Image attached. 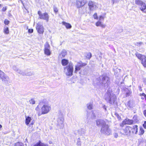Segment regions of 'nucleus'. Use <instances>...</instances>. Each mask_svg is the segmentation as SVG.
Returning <instances> with one entry per match:
<instances>
[{
  "label": "nucleus",
  "mask_w": 146,
  "mask_h": 146,
  "mask_svg": "<svg viewBox=\"0 0 146 146\" xmlns=\"http://www.w3.org/2000/svg\"><path fill=\"white\" fill-rule=\"evenodd\" d=\"M96 124L98 126H102L101 130V132L102 133L107 135H110L111 134V130L109 128L108 125L106 124V123L103 120L99 119L97 120Z\"/></svg>",
  "instance_id": "nucleus-1"
},
{
  "label": "nucleus",
  "mask_w": 146,
  "mask_h": 146,
  "mask_svg": "<svg viewBox=\"0 0 146 146\" xmlns=\"http://www.w3.org/2000/svg\"><path fill=\"white\" fill-rule=\"evenodd\" d=\"M105 98L106 101L111 104H114L116 99V96L110 90H108Z\"/></svg>",
  "instance_id": "nucleus-2"
},
{
  "label": "nucleus",
  "mask_w": 146,
  "mask_h": 146,
  "mask_svg": "<svg viewBox=\"0 0 146 146\" xmlns=\"http://www.w3.org/2000/svg\"><path fill=\"white\" fill-rule=\"evenodd\" d=\"M64 72L67 76H71L73 74L74 70L73 64L70 63L68 65L64 67Z\"/></svg>",
  "instance_id": "nucleus-3"
},
{
  "label": "nucleus",
  "mask_w": 146,
  "mask_h": 146,
  "mask_svg": "<svg viewBox=\"0 0 146 146\" xmlns=\"http://www.w3.org/2000/svg\"><path fill=\"white\" fill-rule=\"evenodd\" d=\"M135 4L139 6V8L143 12L146 13V3L141 0H135Z\"/></svg>",
  "instance_id": "nucleus-4"
},
{
  "label": "nucleus",
  "mask_w": 146,
  "mask_h": 146,
  "mask_svg": "<svg viewBox=\"0 0 146 146\" xmlns=\"http://www.w3.org/2000/svg\"><path fill=\"white\" fill-rule=\"evenodd\" d=\"M50 106L48 104H46L43 105L41 108V114H39L38 115H40L41 114H46L48 113L51 110Z\"/></svg>",
  "instance_id": "nucleus-5"
},
{
  "label": "nucleus",
  "mask_w": 146,
  "mask_h": 146,
  "mask_svg": "<svg viewBox=\"0 0 146 146\" xmlns=\"http://www.w3.org/2000/svg\"><path fill=\"white\" fill-rule=\"evenodd\" d=\"M132 129L131 127L129 126H125L121 130V131L123 132V133L121 132V133L127 135V136H130L131 133Z\"/></svg>",
  "instance_id": "nucleus-6"
},
{
  "label": "nucleus",
  "mask_w": 146,
  "mask_h": 146,
  "mask_svg": "<svg viewBox=\"0 0 146 146\" xmlns=\"http://www.w3.org/2000/svg\"><path fill=\"white\" fill-rule=\"evenodd\" d=\"M57 121L58 124L59 125H63L64 123V116L61 112L59 111L58 112L57 114Z\"/></svg>",
  "instance_id": "nucleus-7"
},
{
  "label": "nucleus",
  "mask_w": 146,
  "mask_h": 146,
  "mask_svg": "<svg viewBox=\"0 0 146 146\" xmlns=\"http://www.w3.org/2000/svg\"><path fill=\"white\" fill-rule=\"evenodd\" d=\"M38 13L39 15V17L40 19L46 20L47 22L48 21L49 16L47 13L45 12L42 13L40 11H39Z\"/></svg>",
  "instance_id": "nucleus-8"
},
{
  "label": "nucleus",
  "mask_w": 146,
  "mask_h": 146,
  "mask_svg": "<svg viewBox=\"0 0 146 146\" xmlns=\"http://www.w3.org/2000/svg\"><path fill=\"white\" fill-rule=\"evenodd\" d=\"M86 65V64L83 63L81 62H78L77 64L75 66V72L77 73L78 71L81 69L82 67L85 66Z\"/></svg>",
  "instance_id": "nucleus-9"
},
{
  "label": "nucleus",
  "mask_w": 146,
  "mask_h": 146,
  "mask_svg": "<svg viewBox=\"0 0 146 146\" xmlns=\"http://www.w3.org/2000/svg\"><path fill=\"white\" fill-rule=\"evenodd\" d=\"M97 4L92 1H90L88 3V6L90 10L94 11L97 9L98 8Z\"/></svg>",
  "instance_id": "nucleus-10"
},
{
  "label": "nucleus",
  "mask_w": 146,
  "mask_h": 146,
  "mask_svg": "<svg viewBox=\"0 0 146 146\" xmlns=\"http://www.w3.org/2000/svg\"><path fill=\"white\" fill-rule=\"evenodd\" d=\"M102 83L105 87H107L110 84L109 77L106 76H103L102 78Z\"/></svg>",
  "instance_id": "nucleus-11"
},
{
  "label": "nucleus",
  "mask_w": 146,
  "mask_h": 146,
  "mask_svg": "<svg viewBox=\"0 0 146 146\" xmlns=\"http://www.w3.org/2000/svg\"><path fill=\"white\" fill-rule=\"evenodd\" d=\"M44 52L45 54L48 56L50 55L51 54L50 50V46L47 43L44 45Z\"/></svg>",
  "instance_id": "nucleus-12"
},
{
  "label": "nucleus",
  "mask_w": 146,
  "mask_h": 146,
  "mask_svg": "<svg viewBox=\"0 0 146 146\" xmlns=\"http://www.w3.org/2000/svg\"><path fill=\"white\" fill-rule=\"evenodd\" d=\"M86 2V0H77L76 1V5L78 8H80L84 6Z\"/></svg>",
  "instance_id": "nucleus-13"
},
{
  "label": "nucleus",
  "mask_w": 146,
  "mask_h": 146,
  "mask_svg": "<svg viewBox=\"0 0 146 146\" xmlns=\"http://www.w3.org/2000/svg\"><path fill=\"white\" fill-rule=\"evenodd\" d=\"M25 71V70H19L18 72V73L23 76H31L33 74V73L31 71H29V72L26 73Z\"/></svg>",
  "instance_id": "nucleus-14"
},
{
  "label": "nucleus",
  "mask_w": 146,
  "mask_h": 146,
  "mask_svg": "<svg viewBox=\"0 0 146 146\" xmlns=\"http://www.w3.org/2000/svg\"><path fill=\"white\" fill-rule=\"evenodd\" d=\"M36 28L39 33L42 34L43 33L44 31V27L43 26L40 25L39 24H37Z\"/></svg>",
  "instance_id": "nucleus-15"
},
{
  "label": "nucleus",
  "mask_w": 146,
  "mask_h": 146,
  "mask_svg": "<svg viewBox=\"0 0 146 146\" xmlns=\"http://www.w3.org/2000/svg\"><path fill=\"white\" fill-rule=\"evenodd\" d=\"M67 54L66 52V50H62L61 52L59 54L58 56L59 58H62L64 57Z\"/></svg>",
  "instance_id": "nucleus-16"
},
{
  "label": "nucleus",
  "mask_w": 146,
  "mask_h": 146,
  "mask_svg": "<svg viewBox=\"0 0 146 146\" xmlns=\"http://www.w3.org/2000/svg\"><path fill=\"white\" fill-rule=\"evenodd\" d=\"M96 25L97 27L100 26L103 28H105L106 26V25H104L103 22L99 21L96 23Z\"/></svg>",
  "instance_id": "nucleus-17"
},
{
  "label": "nucleus",
  "mask_w": 146,
  "mask_h": 146,
  "mask_svg": "<svg viewBox=\"0 0 146 146\" xmlns=\"http://www.w3.org/2000/svg\"><path fill=\"white\" fill-rule=\"evenodd\" d=\"M133 121L128 119H126L123 121V123L124 124L130 125L133 123Z\"/></svg>",
  "instance_id": "nucleus-18"
},
{
  "label": "nucleus",
  "mask_w": 146,
  "mask_h": 146,
  "mask_svg": "<svg viewBox=\"0 0 146 146\" xmlns=\"http://www.w3.org/2000/svg\"><path fill=\"white\" fill-rule=\"evenodd\" d=\"M132 130L131 132H132L133 133L137 134L138 132L137 126V125H135L132 127Z\"/></svg>",
  "instance_id": "nucleus-19"
},
{
  "label": "nucleus",
  "mask_w": 146,
  "mask_h": 146,
  "mask_svg": "<svg viewBox=\"0 0 146 146\" xmlns=\"http://www.w3.org/2000/svg\"><path fill=\"white\" fill-rule=\"evenodd\" d=\"M61 63L63 66H66L69 63V61L68 60L63 59L61 61Z\"/></svg>",
  "instance_id": "nucleus-20"
},
{
  "label": "nucleus",
  "mask_w": 146,
  "mask_h": 146,
  "mask_svg": "<svg viewBox=\"0 0 146 146\" xmlns=\"http://www.w3.org/2000/svg\"><path fill=\"white\" fill-rule=\"evenodd\" d=\"M127 106L130 108H132L135 106L134 102L133 100H130L128 102Z\"/></svg>",
  "instance_id": "nucleus-21"
},
{
  "label": "nucleus",
  "mask_w": 146,
  "mask_h": 146,
  "mask_svg": "<svg viewBox=\"0 0 146 146\" xmlns=\"http://www.w3.org/2000/svg\"><path fill=\"white\" fill-rule=\"evenodd\" d=\"M135 55L139 59L141 60L143 58H145V56L140 54L138 52H136L135 53Z\"/></svg>",
  "instance_id": "nucleus-22"
},
{
  "label": "nucleus",
  "mask_w": 146,
  "mask_h": 146,
  "mask_svg": "<svg viewBox=\"0 0 146 146\" xmlns=\"http://www.w3.org/2000/svg\"><path fill=\"white\" fill-rule=\"evenodd\" d=\"M31 120L32 119L31 117L29 116L26 117L25 122L26 125H29Z\"/></svg>",
  "instance_id": "nucleus-23"
},
{
  "label": "nucleus",
  "mask_w": 146,
  "mask_h": 146,
  "mask_svg": "<svg viewBox=\"0 0 146 146\" xmlns=\"http://www.w3.org/2000/svg\"><path fill=\"white\" fill-rule=\"evenodd\" d=\"M139 146H145L146 145V140H142L139 143Z\"/></svg>",
  "instance_id": "nucleus-24"
},
{
  "label": "nucleus",
  "mask_w": 146,
  "mask_h": 146,
  "mask_svg": "<svg viewBox=\"0 0 146 146\" xmlns=\"http://www.w3.org/2000/svg\"><path fill=\"white\" fill-rule=\"evenodd\" d=\"M96 111H92L90 113V114H91V115L90 116L89 115V114H88V117H90L91 118H94L95 117H96V115L95 114L96 113Z\"/></svg>",
  "instance_id": "nucleus-25"
},
{
  "label": "nucleus",
  "mask_w": 146,
  "mask_h": 146,
  "mask_svg": "<svg viewBox=\"0 0 146 146\" xmlns=\"http://www.w3.org/2000/svg\"><path fill=\"white\" fill-rule=\"evenodd\" d=\"M1 79H2L3 81L5 82L6 81H8L9 80V78L5 74L3 77H2L1 78Z\"/></svg>",
  "instance_id": "nucleus-26"
},
{
  "label": "nucleus",
  "mask_w": 146,
  "mask_h": 146,
  "mask_svg": "<svg viewBox=\"0 0 146 146\" xmlns=\"http://www.w3.org/2000/svg\"><path fill=\"white\" fill-rule=\"evenodd\" d=\"M63 25L65 26L67 29H70L71 28L72 26L70 24L63 22H62Z\"/></svg>",
  "instance_id": "nucleus-27"
},
{
  "label": "nucleus",
  "mask_w": 146,
  "mask_h": 146,
  "mask_svg": "<svg viewBox=\"0 0 146 146\" xmlns=\"http://www.w3.org/2000/svg\"><path fill=\"white\" fill-rule=\"evenodd\" d=\"M141 63L142 64L143 66L146 68V56L145 57V58H143L141 60Z\"/></svg>",
  "instance_id": "nucleus-28"
},
{
  "label": "nucleus",
  "mask_w": 146,
  "mask_h": 146,
  "mask_svg": "<svg viewBox=\"0 0 146 146\" xmlns=\"http://www.w3.org/2000/svg\"><path fill=\"white\" fill-rule=\"evenodd\" d=\"M3 32L5 34H8L9 33V30L8 27L6 26L3 29Z\"/></svg>",
  "instance_id": "nucleus-29"
},
{
  "label": "nucleus",
  "mask_w": 146,
  "mask_h": 146,
  "mask_svg": "<svg viewBox=\"0 0 146 146\" xmlns=\"http://www.w3.org/2000/svg\"><path fill=\"white\" fill-rule=\"evenodd\" d=\"M105 17V14L104 15H100L99 17V21H103Z\"/></svg>",
  "instance_id": "nucleus-30"
},
{
  "label": "nucleus",
  "mask_w": 146,
  "mask_h": 146,
  "mask_svg": "<svg viewBox=\"0 0 146 146\" xmlns=\"http://www.w3.org/2000/svg\"><path fill=\"white\" fill-rule=\"evenodd\" d=\"M34 146H46L45 144L41 143V142H40L37 144H36Z\"/></svg>",
  "instance_id": "nucleus-31"
},
{
  "label": "nucleus",
  "mask_w": 146,
  "mask_h": 146,
  "mask_svg": "<svg viewBox=\"0 0 146 146\" xmlns=\"http://www.w3.org/2000/svg\"><path fill=\"white\" fill-rule=\"evenodd\" d=\"M87 107L88 109H91L92 108V104L91 103L88 104H87Z\"/></svg>",
  "instance_id": "nucleus-32"
},
{
  "label": "nucleus",
  "mask_w": 146,
  "mask_h": 146,
  "mask_svg": "<svg viewBox=\"0 0 146 146\" xmlns=\"http://www.w3.org/2000/svg\"><path fill=\"white\" fill-rule=\"evenodd\" d=\"M13 70H14L16 72H17L18 73L19 70H20L19 69H18L16 66L15 65L13 66Z\"/></svg>",
  "instance_id": "nucleus-33"
},
{
  "label": "nucleus",
  "mask_w": 146,
  "mask_h": 146,
  "mask_svg": "<svg viewBox=\"0 0 146 146\" xmlns=\"http://www.w3.org/2000/svg\"><path fill=\"white\" fill-rule=\"evenodd\" d=\"M92 56V54L91 53L88 52L87 54L86 57L88 59H90Z\"/></svg>",
  "instance_id": "nucleus-34"
},
{
  "label": "nucleus",
  "mask_w": 146,
  "mask_h": 146,
  "mask_svg": "<svg viewBox=\"0 0 146 146\" xmlns=\"http://www.w3.org/2000/svg\"><path fill=\"white\" fill-rule=\"evenodd\" d=\"M76 143H77V144L78 145H79V146L81 145V143L80 139V138H78V139Z\"/></svg>",
  "instance_id": "nucleus-35"
},
{
  "label": "nucleus",
  "mask_w": 146,
  "mask_h": 146,
  "mask_svg": "<svg viewBox=\"0 0 146 146\" xmlns=\"http://www.w3.org/2000/svg\"><path fill=\"white\" fill-rule=\"evenodd\" d=\"M15 146H23V144L19 142L16 143L15 145Z\"/></svg>",
  "instance_id": "nucleus-36"
},
{
  "label": "nucleus",
  "mask_w": 146,
  "mask_h": 146,
  "mask_svg": "<svg viewBox=\"0 0 146 146\" xmlns=\"http://www.w3.org/2000/svg\"><path fill=\"white\" fill-rule=\"evenodd\" d=\"M93 17L94 19H98V17L97 13H95L93 15Z\"/></svg>",
  "instance_id": "nucleus-37"
},
{
  "label": "nucleus",
  "mask_w": 146,
  "mask_h": 146,
  "mask_svg": "<svg viewBox=\"0 0 146 146\" xmlns=\"http://www.w3.org/2000/svg\"><path fill=\"white\" fill-rule=\"evenodd\" d=\"M29 102L30 104H35V101L33 99H32L29 100Z\"/></svg>",
  "instance_id": "nucleus-38"
},
{
  "label": "nucleus",
  "mask_w": 146,
  "mask_h": 146,
  "mask_svg": "<svg viewBox=\"0 0 146 146\" xmlns=\"http://www.w3.org/2000/svg\"><path fill=\"white\" fill-rule=\"evenodd\" d=\"M144 132L143 129L142 128L140 129V135H143Z\"/></svg>",
  "instance_id": "nucleus-39"
},
{
  "label": "nucleus",
  "mask_w": 146,
  "mask_h": 146,
  "mask_svg": "<svg viewBox=\"0 0 146 146\" xmlns=\"http://www.w3.org/2000/svg\"><path fill=\"white\" fill-rule=\"evenodd\" d=\"M5 74V73L1 70H0V78H1L2 77H3Z\"/></svg>",
  "instance_id": "nucleus-40"
},
{
  "label": "nucleus",
  "mask_w": 146,
  "mask_h": 146,
  "mask_svg": "<svg viewBox=\"0 0 146 146\" xmlns=\"http://www.w3.org/2000/svg\"><path fill=\"white\" fill-rule=\"evenodd\" d=\"M54 11L55 13H56L58 11V10L57 8L55 6L53 7Z\"/></svg>",
  "instance_id": "nucleus-41"
},
{
  "label": "nucleus",
  "mask_w": 146,
  "mask_h": 146,
  "mask_svg": "<svg viewBox=\"0 0 146 146\" xmlns=\"http://www.w3.org/2000/svg\"><path fill=\"white\" fill-rule=\"evenodd\" d=\"M4 23L5 25H8L9 24V21L7 19H5Z\"/></svg>",
  "instance_id": "nucleus-42"
},
{
  "label": "nucleus",
  "mask_w": 146,
  "mask_h": 146,
  "mask_svg": "<svg viewBox=\"0 0 146 146\" xmlns=\"http://www.w3.org/2000/svg\"><path fill=\"white\" fill-rule=\"evenodd\" d=\"M113 135L114 137L115 138H117L118 137V134L117 133H113Z\"/></svg>",
  "instance_id": "nucleus-43"
},
{
  "label": "nucleus",
  "mask_w": 146,
  "mask_h": 146,
  "mask_svg": "<svg viewBox=\"0 0 146 146\" xmlns=\"http://www.w3.org/2000/svg\"><path fill=\"white\" fill-rule=\"evenodd\" d=\"M142 44H143V43L142 42H137L136 43V45L138 46H140Z\"/></svg>",
  "instance_id": "nucleus-44"
},
{
  "label": "nucleus",
  "mask_w": 146,
  "mask_h": 146,
  "mask_svg": "<svg viewBox=\"0 0 146 146\" xmlns=\"http://www.w3.org/2000/svg\"><path fill=\"white\" fill-rule=\"evenodd\" d=\"M7 8L6 7H3L2 9V11L3 12L7 10Z\"/></svg>",
  "instance_id": "nucleus-45"
},
{
  "label": "nucleus",
  "mask_w": 146,
  "mask_h": 146,
  "mask_svg": "<svg viewBox=\"0 0 146 146\" xmlns=\"http://www.w3.org/2000/svg\"><path fill=\"white\" fill-rule=\"evenodd\" d=\"M140 96H143L144 97L146 96V95L144 93H143L142 94H140Z\"/></svg>",
  "instance_id": "nucleus-46"
},
{
  "label": "nucleus",
  "mask_w": 146,
  "mask_h": 146,
  "mask_svg": "<svg viewBox=\"0 0 146 146\" xmlns=\"http://www.w3.org/2000/svg\"><path fill=\"white\" fill-rule=\"evenodd\" d=\"M28 32L30 33H32L33 32V29H29L28 30Z\"/></svg>",
  "instance_id": "nucleus-47"
},
{
  "label": "nucleus",
  "mask_w": 146,
  "mask_h": 146,
  "mask_svg": "<svg viewBox=\"0 0 146 146\" xmlns=\"http://www.w3.org/2000/svg\"><path fill=\"white\" fill-rule=\"evenodd\" d=\"M124 124H124L123 123V122L122 123L120 124V126L121 127H123V128L125 126H124Z\"/></svg>",
  "instance_id": "nucleus-48"
},
{
  "label": "nucleus",
  "mask_w": 146,
  "mask_h": 146,
  "mask_svg": "<svg viewBox=\"0 0 146 146\" xmlns=\"http://www.w3.org/2000/svg\"><path fill=\"white\" fill-rule=\"evenodd\" d=\"M35 110L37 111H38L39 110V105H38L37 106V107L35 108Z\"/></svg>",
  "instance_id": "nucleus-49"
},
{
  "label": "nucleus",
  "mask_w": 146,
  "mask_h": 146,
  "mask_svg": "<svg viewBox=\"0 0 146 146\" xmlns=\"http://www.w3.org/2000/svg\"><path fill=\"white\" fill-rule=\"evenodd\" d=\"M143 127H144L146 129V121H145L144 122V123L143 125Z\"/></svg>",
  "instance_id": "nucleus-50"
},
{
  "label": "nucleus",
  "mask_w": 146,
  "mask_h": 146,
  "mask_svg": "<svg viewBox=\"0 0 146 146\" xmlns=\"http://www.w3.org/2000/svg\"><path fill=\"white\" fill-rule=\"evenodd\" d=\"M143 113L144 115L146 117V110H145L143 112Z\"/></svg>",
  "instance_id": "nucleus-51"
},
{
  "label": "nucleus",
  "mask_w": 146,
  "mask_h": 146,
  "mask_svg": "<svg viewBox=\"0 0 146 146\" xmlns=\"http://www.w3.org/2000/svg\"><path fill=\"white\" fill-rule=\"evenodd\" d=\"M82 131V129H80V130H79L78 131V133H79L80 134H82V133H80V132L81 131Z\"/></svg>",
  "instance_id": "nucleus-52"
},
{
  "label": "nucleus",
  "mask_w": 146,
  "mask_h": 146,
  "mask_svg": "<svg viewBox=\"0 0 146 146\" xmlns=\"http://www.w3.org/2000/svg\"><path fill=\"white\" fill-rule=\"evenodd\" d=\"M30 71H29L28 70H25V72L26 73H27L28 72H29Z\"/></svg>",
  "instance_id": "nucleus-53"
},
{
  "label": "nucleus",
  "mask_w": 146,
  "mask_h": 146,
  "mask_svg": "<svg viewBox=\"0 0 146 146\" xmlns=\"http://www.w3.org/2000/svg\"><path fill=\"white\" fill-rule=\"evenodd\" d=\"M130 93L129 92L126 93V95L127 96H129L130 95Z\"/></svg>",
  "instance_id": "nucleus-54"
},
{
  "label": "nucleus",
  "mask_w": 146,
  "mask_h": 146,
  "mask_svg": "<svg viewBox=\"0 0 146 146\" xmlns=\"http://www.w3.org/2000/svg\"><path fill=\"white\" fill-rule=\"evenodd\" d=\"M2 126L0 124V130H1V129L2 128Z\"/></svg>",
  "instance_id": "nucleus-55"
},
{
  "label": "nucleus",
  "mask_w": 146,
  "mask_h": 146,
  "mask_svg": "<svg viewBox=\"0 0 146 146\" xmlns=\"http://www.w3.org/2000/svg\"><path fill=\"white\" fill-rule=\"evenodd\" d=\"M144 98H145L144 97H142L141 98V99H142V100H143L144 99Z\"/></svg>",
  "instance_id": "nucleus-56"
},
{
  "label": "nucleus",
  "mask_w": 146,
  "mask_h": 146,
  "mask_svg": "<svg viewBox=\"0 0 146 146\" xmlns=\"http://www.w3.org/2000/svg\"><path fill=\"white\" fill-rule=\"evenodd\" d=\"M145 83L146 84V78L145 79Z\"/></svg>",
  "instance_id": "nucleus-57"
},
{
  "label": "nucleus",
  "mask_w": 146,
  "mask_h": 146,
  "mask_svg": "<svg viewBox=\"0 0 146 146\" xmlns=\"http://www.w3.org/2000/svg\"><path fill=\"white\" fill-rule=\"evenodd\" d=\"M144 98H145V100H146V96H145Z\"/></svg>",
  "instance_id": "nucleus-58"
},
{
  "label": "nucleus",
  "mask_w": 146,
  "mask_h": 146,
  "mask_svg": "<svg viewBox=\"0 0 146 146\" xmlns=\"http://www.w3.org/2000/svg\"><path fill=\"white\" fill-rule=\"evenodd\" d=\"M115 115H118V114H117V113H115Z\"/></svg>",
  "instance_id": "nucleus-59"
},
{
  "label": "nucleus",
  "mask_w": 146,
  "mask_h": 146,
  "mask_svg": "<svg viewBox=\"0 0 146 146\" xmlns=\"http://www.w3.org/2000/svg\"><path fill=\"white\" fill-rule=\"evenodd\" d=\"M104 109H105V110H106V108L105 107L104 108Z\"/></svg>",
  "instance_id": "nucleus-60"
},
{
  "label": "nucleus",
  "mask_w": 146,
  "mask_h": 146,
  "mask_svg": "<svg viewBox=\"0 0 146 146\" xmlns=\"http://www.w3.org/2000/svg\"><path fill=\"white\" fill-rule=\"evenodd\" d=\"M21 3H22L23 4V2L22 1H21Z\"/></svg>",
  "instance_id": "nucleus-61"
}]
</instances>
